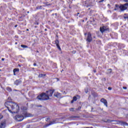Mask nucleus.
<instances>
[{
    "mask_svg": "<svg viewBox=\"0 0 128 128\" xmlns=\"http://www.w3.org/2000/svg\"><path fill=\"white\" fill-rule=\"evenodd\" d=\"M4 106L12 113L16 114L20 112V106L14 102L7 101L5 102Z\"/></svg>",
    "mask_w": 128,
    "mask_h": 128,
    "instance_id": "nucleus-1",
    "label": "nucleus"
},
{
    "mask_svg": "<svg viewBox=\"0 0 128 128\" xmlns=\"http://www.w3.org/2000/svg\"><path fill=\"white\" fill-rule=\"evenodd\" d=\"M54 92V90H49L46 93H42L38 96L37 98L40 100H50V96H52Z\"/></svg>",
    "mask_w": 128,
    "mask_h": 128,
    "instance_id": "nucleus-2",
    "label": "nucleus"
},
{
    "mask_svg": "<svg viewBox=\"0 0 128 128\" xmlns=\"http://www.w3.org/2000/svg\"><path fill=\"white\" fill-rule=\"evenodd\" d=\"M22 116L16 115L15 116V120H16L17 122H22L24 120V118H30L32 116V114L28 113L26 112H22Z\"/></svg>",
    "mask_w": 128,
    "mask_h": 128,
    "instance_id": "nucleus-3",
    "label": "nucleus"
},
{
    "mask_svg": "<svg viewBox=\"0 0 128 128\" xmlns=\"http://www.w3.org/2000/svg\"><path fill=\"white\" fill-rule=\"evenodd\" d=\"M106 30H108V27L107 26H103L100 28V32L102 34H104V32H106Z\"/></svg>",
    "mask_w": 128,
    "mask_h": 128,
    "instance_id": "nucleus-4",
    "label": "nucleus"
},
{
    "mask_svg": "<svg viewBox=\"0 0 128 128\" xmlns=\"http://www.w3.org/2000/svg\"><path fill=\"white\" fill-rule=\"evenodd\" d=\"M128 6L126 5V4H124L120 5L119 6V8H120V10L124 11L126 10H128Z\"/></svg>",
    "mask_w": 128,
    "mask_h": 128,
    "instance_id": "nucleus-5",
    "label": "nucleus"
},
{
    "mask_svg": "<svg viewBox=\"0 0 128 128\" xmlns=\"http://www.w3.org/2000/svg\"><path fill=\"white\" fill-rule=\"evenodd\" d=\"M92 40V34L90 32H88V34L87 41L88 42H90Z\"/></svg>",
    "mask_w": 128,
    "mask_h": 128,
    "instance_id": "nucleus-6",
    "label": "nucleus"
},
{
    "mask_svg": "<svg viewBox=\"0 0 128 128\" xmlns=\"http://www.w3.org/2000/svg\"><path fill=\"white\" fill-rule=\"evenodd\" d=\"M100 102H103V104H104V106H106V108H108V101H106V100L104 98H102L100 100Z\"/></svg>",
    "mask_w": 128,
    "mask_h": 128,
    "instance_id": "nucleus-7",
    "label": "nucleus"
},
{
    "mask_svg": "<svg viewBox=\"0 0 128 128\" xmlns=\"http://www.w3.org/2000/svg\"><path fill=\"white\" fill-rule=\"evenodd\" d=\"M22 80H16L14 82V84L16 86H20L22 84Z\"/></svg>",
    "mask_w": 128,
    "mask_h": 128,
    "instance_id": "nucleus-8",
    "label": "nucleus"
},
{
    "mask_svg": "<svg viewBox=\"0 0 128 128\" xmlns=\"http://www.w3.org/2000/svg\"><path fill=\"white\" fill-rule=\"evenodd\" d=\"M54 96H55L56 98H60L62 96V94L60 93H58V92H56L54 94Z\"/></svg>",
    "mask_w": 128,
    "mask_h": 128,
    "instance_id": "nucleus-9",
    "label": "nucleus"
},
{
    "mask_svg": "<svg viewBox=\"0 0 128 128\" xmlns=\"http://www.w3.org/2000/svg\"><path fill=\"white\" fill-rule=\"evenodd\" d=\"M76 100H78V98L76 96H74L72 100L71 101V104H74V102H76Z\"/></svg>",
    "mask_w": 128,
    "mask_h": 128,
    "instance_id": "nucleus-10",
    "label": "nucleus"
},
{
    "mask_svg": "<svg viewBox=\"0 0 128 128\" xmlns=\"http://www.w3.org/2000/svg\"><path fill=\"white\" fill-rule=\"evenodd\" d=\"M44 4H46V6H52V2H50V1L49 2H44Z\"/></svg>",
    "mask_w": 128,
    "mask_h": 128,
    "instance_id": "nucleus-11",
    "label": "nucleus"
},
{
    "mask_svg": "<svg viewBox=\"0 0 128 128\" xmlns=\"http://www.w3.org/2000/svg\"><path fill=\"white\" fill-rule=\"evenodd\" d=\"M5 126H6V122H2L0 126V128H4Z\"/></svg>",
    "mask_w": 128,
    "mask_h": 128,
    "instance_id": "nucleus-12",
    "label": "nucleus"
},
{
    "mask_svg": "<svg viewBox=\"0 0 128 128\" xmlns=\"http://www.w3.org/2000/svg\"><path fill=\"white\" fill-rule=\"evenodd\" d=\"M112 72V68L108 69L107 70V74H110Z\"/></svg>",
    "mask_w": 128,
    "mask_h": 128,
    "instance_id": "nucleus-13",
    "label": "nucleus"
},
{
    "mask_svg": "<svg viewBox=\"0 0 128 128\" xmlns=\"http://www.w3.org/2000/svg\"><path fill=\"white\" fill-rule=\"evenodd\" d=\"M120 122L122 124H123V126H128V124L126 122L120 121Z\"/></svg>",
    "mask_w": 128,
    "mask_h": 128,
    "instance_id": "nucleus-14",
    "label": "nucleus"
},
{
    "mask_svg": "<svg viewBox=\"0 0 128 128\" xmlns=\"http://www.w3.org/2000/svg\"><path fill=\"white\" fill-rule=\"evenodd\" d=\"M124 20H128V14H124Z\"/></svg>",
    "mask_w": 128,
    "mask_h": 128,
    "instance_id": "nucleus-15",
    "label": "nucleus"
},
{
    "mask_svg": "<svg viewBox=\"0 0 128 128\" xmlns=\"http://www.w3.org/2000/svg\"><path fill=\"white\" fill-rule=\"evenodd\" d=\"M20 72V69L19 68H14L13 70V72Z\"/></svg>",
    "mask_w": 128,
    "mask_h": 128,
    "instance_id": "nucleus-16",
    "label": "nucleus"
},
{
    "mask_svg": "<svg viewBox=\"0 0 128 128\" xmlns=\"http://www.w3.org/2000/svg\"><path fill=\"white\" fill-rule=\"evenodd\" d=\"M42 6H38L36 7V10H42Z\"/></svg>",
    "mask_w": 128,
    "mask_h": 128,
    "instance_id": "nucleus-17",
    "label": "nucleus"
},
{
    "mask_svg": "<svg viewBox=\"0 0 128 128\" xmlns=\"http://www.w3.org/2000/svg\"><path fill=\"white\" fill-rule=\"evenodd\" d=\"M39 78H43V76H46V74H40L38 76Z\"/></svg>",
    "mask_w": 128,
    "mask_h": 128,
    "instance_id": "nucleus-18",
    "label": "nucleus"
},
{
    "mask_svg": "<svg viewBox=\"0 0 128 128\" xmlns=\"http://www.w3.org/2000/svg\"><path fill=\"white\" fill-rule=\"evenodd\" d=\"M6 90L8 92H12V88H10V87H7Z\"/></svg>",
    "mask_w": 128,
    "mask_h": 128,
    "instance_id": "nucleus-19",
    "label": "nucleus"
},
{
    "mask_svg": "<svg viewBox=\"0 0 128 128\" xmlns=\"http://www.w3.org/2000/svg\"><path fill=\"white\" fill-rule=\"evenodd\" d=\"M56 46L59 50H62V48H60V44H56Z\"/></svg>",
    "mask_w": 128,
    "mask_h": 128,
    "instance_id": "nucleus-20",
    "label": "nucleus"
},
{
    "mask_svg": "<svg viewBox=\"0 0 128 128\" xmlns=\"http://www.w3.org/2000/svg\"><path fill=\"white\" fill-rule=\"evenodd\" d=\"M72 118H80L79 116H72Z\"/></svg>",
    "mask_w": 128,
    "mask_h": 128,
    "instance_id": "nucleus-21",
    "label": "nucleus"
},
{
    "mask_svg": "<svg viewBox=\"0 0 128 128\" xmlns=\"http://www.w3.org/2000/svg\"><path fill=\"white\" fill-rule=\"evenodd\" d=\"M21 46H22V48H28V46H26V45H24V44H22V45H21Z\"/></svg>",
    "mask_w": 128,
    "mask_h": 128,
    "instance_id": "nucleus-22",
    "label": "nucleus"
},
{
    "mask_svg": "<svg viewBox=\"0 0 128 128\" xmlns=\"http://www.w3.org/2000/svg\"><path fill=\"white\" fill-rule=\"evenodd\" d=\"M56 44H60V41H58V40H56L55 41Z\"/></svg>",
    "mask_w": 128,
    "mask_h": 128,
    "instance_id": "nucleus-23",
    "label": "nucleus"
},
{
    "mask_svg": "<svg viewBox=\"0 0 128 128\" xmlns=\"http://www.w3.org/2000/svg\"><path fill=\"white\" fill-rule=\"evenodd\" d=\"M70 112H74V108H70Z\"/></svg>",
    "mask_w": 128,
    "mask_h": 128,
    "instance_id": "nucleus-24",
    "label": "nucleus"
},
{
    "mask_svg": "<svg viewBox=\"0 0 128 128\" xmlns=\"http://www.w3.org/2000/svg\"><path fill=\"white\" fill-rule=\"evenodd\" d=\"M36 108H42V105H36Z\"/></svg>",
    "mask_w": 128,
    "mask_h": 128,
    "instance_id": "nucleus-25",
    "label": "nucleus"
},
{
    "mask_svg": "<svg viewBox=\"0 0 128 128\" xmlns=\"http://www.w3.org/2000/svg\"><path fill=\"white\" fill-rule=\"evenodd\" d=\"M80 108H82V107L79 106V107L76 109V110H80Z\"/></svg>",
    "mask_w": 128,
    "mask_h": 128,
    "instance_id": "nucleus-26",
    "label": "nucleus"
},
{
    "mask_svg": "<svg viewBox=\"0 0 128 128\" xmlns=\"http://www.w3.org/2000/svg\"><path fill=\"white\" fill-rule=\"evenodd\" d=\"M104 2V0H100L98 2L100 3V2Z\"/></svg>",
    "mask_w": 128,
    "mask_h": 128,
    "instance_id": "nucleus-27",
    "label": "nucleus"
},
{
    "mask_svg": "<svg viewBox=\"0 0 128 128\" xmlns=\"http://www.w3.org/2000/svg\"><path fill=\"white\" fill-rule=\"evenodd\" d=\"M108 90H112V88L111 87H108Z\"/></svg>",
    "mask_w": 128,
    "mask_h": 128,
    "instance_id": "nucleus-28",
    "label": "nucleus"
},
{
    "mask_svg": "<svg viewBox=\"0 0 128 128\" xmlns=\"http://www.w3.org/2000/svg\"><path fill=\"white\" fill-rule=\"evenodd\" d=\"M4 118V116H2V115L0 114V120H2V118Z\"/></svg>",
    "mask_w": 128,
    "mask_h": 128,
    "instance_id": "nucleus-29",
    "label": "nucleus"
},
{
    "mask_svg": "<svg viewBox=\"0 0 128 128\" xmlns=\"http://www.w3.org/2000/svg\"><path fill=\"white\" fill-rule=\"evenodd\" d=\"M123 88H124V90H126V88H128L126 86H123Z\"/></svg>",
    "mask_w": 128,
    "mask_h": 128,
    "instance_id": "nucleus-30",
    "label": "nucleus"
},
{
    "mask_svg": "<svg viewBox=\"0 0 128 128\" xmlns=\"http://www.w3.org/2000/svg\"><path fill=\"white\" fill-rule=\"evenodd\" d=\"M125 2H128V0H124Z\"/></svg>",
    "mask_w": 128,
    "mask_h": 128,
    "instance_id": "nucleus-31",
    "label": "nucleus"
},
{
    "mask_svg": "<svg viewBox=\"0 0 128 128\" xmlns=\"http://www.w3.org/2000/svg\"><path fill=\"white\" fill-rule=\"evenodd\" d=\"M48 120H50V118H46V121L48 122Z\"/></svg>",
    "mask_w": 128,
    "mask_h": 128,
    "instance_id": "nucleus-32",
    "label": "nucleus"
},
{
    "mask_svg": "<svg viewBox=\"0 0 128 128\" xmlns=\"http://www.w3.org/2000/svg\"><path fill=\"white\" fill-rule=\"evenodd\" d=\"M79 14H80V12H78L77 14H76V16H78Z\"/></svg>",
    "mask_w": 128,
    "mask_h": 128,
    "instance_id": "nucleus-33",
    "label": "nucleus"
},
{
    "mask_svg": "<svg viewBox=\"0 0 128 128\" xmlns=\"http://www.w3.org/2000/svg\"><path fill=\"white\" fill-rule=\"evenodd\" d=\"M93 72H94L96 73V70H93Z\"/></svg>",
    "mask_w": 128,
    "mask_h": 128,
    "instance_id": "nucleus-34",
    "label": "nucleus"
},
{
    "mask_svg": "<svg viewBox=\"0 0 128 128\" xmlns=\"http://www.w3.org/2000/svg\"><path fill=\"white\" fill-rule=\"evenodd\" d=\"M34 66H36V63H34Z\"/></svg>",
    "mask_w": 128,
    "mask_h": 128,
    "instance_id": "nucleus-35",
    "label": "nucleus"
},
{
    "mask_svg": "<svg viewBox=\"0 0 128 128\" xmlns=\"http://www.w3.org/2000/svg\"><path fill=\"white\" fill-rule=\"evenodd\" d=\"M93 128L92 126V127H85V128Z\"/></svg>",
    "mask_w": 128,
    "mask_h": 128,
    "instance_id": "nucleus-36",
    "label": "nucleus"
},
{
    "mask_svg": "<svg viewBox=\"0 0 128 128\" xmlns=\"http://www.w3.org/2000/svg\"><path fill=\"white\" fill-rule=\"evenodd\" d=\"M116 8H118V4H116Z\"/></svg>",
    "mask_w": 128,
    "mask_h": 128,
    "instance_id": "nucleus-37",
    "label": "nucleus"
},
{
    "mask_svg": "<svg viewBox=\"0 0 128 128\" xmlns=\"http://www.w3.org/2000/svg\"><path fill=\"white\" fill-rule=\"evenodd\" d=\"M18 27V24H16L15 26H14V28H17Z\"/></svg>",
    "mask_w": 128,
    "mask_h": 128,
    "instance_id": "nucleus-38",
    "label": "nucleus"
},
{
    "mask_svg": "<svg viewBox=\"0 0 128 128\" xmlns=\"http://www.w3.org/2000/svg\"><path fill=\"white\" fill-rule=\"evenodd\" d=\"M14 92H18V90H14Z\"/></svg>",
    "mask_w": 128,
    "mask_h": 128,
    "instance_id": "nucleus-39",
    "label": "nucleus"
},
{
    "mask_svg": "<svg viewBox=\"0 0 128 128\" xmlns=\"http://www.w3.org/2000/svg\"><path fill=\"white\" fill-rule=\"evenodd\" d=\"M126 118H128V114H126Z\"/></svg>",
    "mask_w": 128,
    "mask_h": 128,
    "instance_id": "nucleus-40",
    "label": "nucleus"
},
{
    "mask_svg": "<svg viewBox=\"0 0 128 128\" xmlns=\"http://www.w3.org/2000/svg\"><path fill=\"white\" fill-rule=\"evenodd\" d=\"M2 60L4 62V58H2Z\"/></svg>",
    "mask_w": 128,
    "mask_h": 128,
    "instance_id": "nucleus-41",
    "label": "nucleus"
},
{
    "mask_svg": "<svg viewBox=\"0 0 128 128\" xmlns=\"http://www.w3.org/2000/svg\"><path fill=\"white\" fill-rule=\"evenodd\" d=\"M14 76H16V72H14Z\"/></svg>",
    "mask_w": 128,
    "mask_h": 128,
    "instance_id": "nucleus-42",
    "label": "nucleus"
},
{
    "mask_svg": "<svg viewBox=\"0 0 128 128\" xmlns=\"http://www.w3.org/2000/svg\"><path fill=\"white\" fill-rule=\"evenodd\" d=\"M125 5L127 6L128 7V3H126Z\"/></svg>",
    "mask_w": 128,
    "mask_h": 128,
    "instance_id": "nucleus-43",
    "label": "nucleus"
},
{
    "mask_svg": "<svg viewBox=\"0 0 128 128\" xmlns=\"http://www.w3.org/2000/svg\"><path fill=\"white\" fill-rule=\"evenodd\" d=\"M54 123L52 122L51 124H49V126H50V124H52Z\"/></svg>",
    "mask_w": 128,
    "mask_h": 128,
    "instance_id": "nucleus-44",
    "label": "nucleus"
},
{
    "mask_svg": "<svg viewBox=\"0 0 128 128\" xmlns=\"http://www.w3.org/2000/svg\"><path fill=\"white\" fill-rule=\"evenodd\" d=\"M26 30V32H28V29L27 28Z\"/></svg>",
    "mask_w": 128,
    "mask_h": 128,
    "instance_id": "nucleus-45",
    "label": "nucleus"
},
{
    "mask_svg": "<svg viewBox=\"0 0 128 128\" xmlns=\"http://www.w3.org/2000/svg\"><path fill=\"white\" fill-rule=\"evenodd\" d=\"M18 66H20V67L21 66L20 64H18Z\"/></svg>",
    "mask_w": 128,
    "mask_h": 128,
    "instance_id": "nucleus-46",
    "label": "nucleus"
},
{
    "mask_svg": "<svg viewBox=\"0 0 128 128\" xmlns=\"http://www.w3.org/2000/svg\"><path fill=\"white\" fill-rule=\"evenodd\" d=\"M64 72V70H61V72Z\"/></svg>",
    "mask_w": 128,
    "mask_h": 128,
    "instance_id": "nucleus-47",
    "label": "nucleus"
},
{
    "mask_svg": "<svg viewBox=\"0 0 128 128\" xmlns=\"http://www.w3.org/2000/svg\"><path fill=\"white\" fill-rule=\"evenodd\" d=\"M27 14H30V12H27Z\"/></svg>",
    "mask_w": 128,
    "mask_h": 128,
    "instance_id": "nucleus-48",
    "label": "nucleus"
},
{
    "mask_svg": "<svg viewBox=\"0 0 128 128\" xmlns=\"http://www.w3.org/2000/svg\"><path fill=\"white\" fill-rule=\"evenodd\" d=\"M46 30H47L46 29H45V30H44V31H45V32H46Z\"/></svg>",
    "mask_w": 128,
    "mask_h": 128,
    "instance_id": "nucleus-49",
    "label": "nucleus"
},
{
    "mask_svg": "<svg viewBox=\"0 0 128 128\" xmlns=\"http://www.w3.org/2000/svg\"><path fill=\"white\" fill-rule=\"evenodd\" d=\"M50 0V2H52V0Z\"/></svg>",
    "mask_w": 128,
    "mask_h": 128,
    "instance_id": "nucleus-50",
    "label": "nucleus"
},
{
    "mask_svg": "<svg viewBox=\"0 0 128 128\" xmlns=\"http://www.w3.org/2000/svg\"><path fill=\"white\" fill-rule=\"evenodd\" d=\"M114 122V120H111V122Z\"/></svg>",
    "mask_w": 128,
    "mask_h": 128,
    "instance_id": "nucleus-51",
    "label": "nucleus"
},
{
    "mask_svg": "<svg viewBox=\"0 0 128 128\" xmlns=\"http://www.w3.org/2000/svg\"><path fill=\"white\" fill-rule=\"evenodd\" d=\"M85 34V36H86V34Z\"/></svg>",
    "mask_w": 128,
    "mask_h": 128,
    "instance_id": "nucleus-52",
    "label": "nucleus"
},
{
    "mask_svg": "<svg viewBox=\"0 0 128 128\" xmlns=\"http://www.w3.org/2000/svg\"><path fill=\"white\" fill-rule=\"evenodd\" d=\"M77 96H78V95H77Z\"/></svg>",
    "mask_w": 128,
    "mask_h": 128,
    "instance_id": "nucleus-53",
    "label": "nucleus"
},
{
    "mask_svg": "<svg viewBox=\"0 0 128 128\" xmlns=\"http://www.w3.org/2000/svg\"><path fill=\"white\" fill-rule=\"evenodd\" d=\"M116 10V9L115 8V9H114V10Z\"/></svg>",
    "mask_w": 128,
    "mask_h": 128,
    "instance_id": "nucleus-54",
    "label": "nucleus"
},
{
    "mask_svg": "<svg viewBox=\"0 0 128 128\" xmlns=\"http://www.w3.org/2000/svg\"><path fill=\"white\" fill-rule=\"evenodd\" d=\"M36 24H38V23H36Z\"/></svg>",
    "mask_w": 128,
    "mask_h": 128,
    "instance_id": "nucleus-55",
    "label": "nucleus"
},
{
    "mask_svg": "<svg viewBox=\"0 0 128 128\" xmlns=\"http://www.w3.org/2000/svg\"><path fill=\"white\" fill-rule=\"evenodd\" d=\"M68 60H70V59H68Z\"/></svg>",
    "mask_w": 128,
    "mask_h": 128,
    "instance_id": "nucleus-56",
    "label": "nucleus"
},
{
    "mask_svg": "<svg viewBox=\"0 0 128 128\" xmlns=\"http://www.w3.org/2000/svg\"><path fill=\"white\" fill-rule=\"evenodd\" d=\"M108 6H110V4H108Z\"/></svg>",
    "mask_w": 128,
    "mask_h": 128,
    "instance_id": "nucleus-57",
    "label": "nucleus"
},
{
    "mask_svg": "<svg viewBox=\"0 0 128 128\" xmlns=\"http://www.w3.org/2000/svg\"><path fill=\"white\" fill-rule=\"evenodd\" d=\"M82 22H84V20H83Z\"/></svg>",
    "mask_w": 128,
    "mask_h": 128,
    "instance_id": "nucleus-58",
    "label": "nucleus"
},
{
    "mask_svg": "<svg viewBox=\"0 0 128 128\" xmlns=\"http://www.w3.org/2000/svg\"><path fill=\"white\" fill-rule=\"evenodd\" d=\"M16 44H17V43L16 42Z\"/></svg>",
    "mask_w": 128,
    "mask_h": 128,
    "instance_id": "nucleus-59",
    "label": "nucleus"
}]
</instances>
